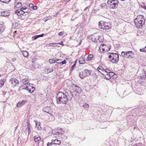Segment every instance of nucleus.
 <instances>
[{"label":"nucleus","instance_id":"423d86ee","mask_svg":"<svg viewBox=\"0 0 146 146\" xmlns=\"http://www.w3.org/2000/svg\"><path fill=\"white\" fill-rule=\"evenodd\" d=\"M111 46L110 44H102L100 47L99 50L101 52L105 53L109 51L111 49Z\"/></svg>","mask_w":146,"mask_h":146},{"label":"nucleus","instance_id":"ea45409f","mask_svg":"<svg viewBox=\"0 0 146 146\" xmlns=\"http://www.w3.org/2000/svg\"><path fill=\"white\" fill-rule=\"evenodd\" d=\"M38 36L37 35L35 36L32 37V39L33 40H35L38 38Z\"/></svg>","mask_w":146,"mask_h":146},{"label":"nucleus","instance_id":"b1692460","mask_svg":"<svg viewBox=\"0 0 146 146\" xmlns=\"http://www.w3.org/2000/svg\"><path fill=\"white\" fill-rule=\"evenodd\" d=\"M36 123V126L35 127L37 128L38 130H41V127L40 125V123L38 122L37 121H35Z\"/></svg>","mask_w":146,"mask_h":146},{"label":"nucleus","instance_id":"a878e982","mask_svg":"<svg viewBox=\"0 0 146 146\" xmlns=\"http://www.w3.org/2000/svg\"><path fill=\"white\" fill-rule=\"evenodd\" d=\"M141 79H146V72H144L143 74L141 76Z\"/></svg>","mask_w":146,"mask_h":146},{"label":"nucleus","instance_id":"f257e3e1","mask_svg":"<svg viewBox=\"0 0 146 146\" xmlns=\"http://www.w3.org/2000/svg\"><path fill=\"white\" fill-rule=\"evenodd\" d=\"M134 21L136 27L137 28H140L142 27L143 25H144L145 19L143 16L138 15L134 20Z\"/></svg>","mask_w":146,"mask_h":146},{"label":"nucleus","instance_id":"aec40b11","mask_svg":"<svg viewBox=\"0 0 146 146\" xmlns=\"http://www.w3.org/2000/svg\"><path fill=\"white\" fill-rule=\"evenodd\" d=\"M22 6V4L21 3L18 2L15 4L14 8L15 9L19 8L21 7Z\"/></svg>","mask_w":146,"mask_h":146},{"label":"nucleus","instance_id":"a19ab883","mask_svg":"<svg viewBox=\"0 0 146 146\" xmlns=\"http://www.w3.org/2000/svg\"><path fill=\"white\" fill-rule=\"evenodd\" d=\"M57 44H60L61 45H62V46H64L63 42L62 41L58 43H57Z\"/></svg>","mask_w":146,"mask_h":146},{"label":"nucleus","instance_id":"2f4dec72","mask_svg":"<svg viewBox=\"0 0 146 146\" xmlns=\"http://www.w3.org/2000/svg\"><path fill=\"white\" fill-rule=\"evenodd\" d=\"M140 51L141 52H145V53H146V46H145L144 48H142V49H140Z\"/></svg>","mask_w":146,"mask_h":146},{"label":"nucleus","instance_id":"4c0bfd02","mask_svg":"<svg viewBox=\"0 0 146 146\" xmlns=\"http://www.w3.org/2000/svg\"><path fill=\"white\" fill-rule=\"evenodd\" d=\"M64 31L58 33V35L59 36L62 35L64 34Z\"/></svg>","mask_w":146,"mask_h":146},{"label":"nucleus","instance_id":"6e6552de","mask_svg":"<svg viewBox=\"0 0 146 146\" xmlns=\"http://www.w3.org/2000/svg\"><path fill=\"white\" fill-rule=\"evenodd\" d=\"M91 72V70L85 69L83 71L80 72L79 76L81 79H83L86 77L89 76Z\"/></svg>","mask_w":146,"mask_h":146},{"label":"nucleus","instance_id":"412c9836","mask_svg":"<svg viewBox=\"0 0 146 146\" xmlns=\"http://www.w3.org/2000/svg\"><path fill=\"white\" fill-rule=\"evenodd\" d=\"M41 139V138L39 135L35 136H34V141L36 143L40 141Z\"/></svg>","mask_w":146,"mask_h":146},{"label":"nucleus","instance_id":"c9c22d12","mask_svg":"<svg viewBox=\"0 0 146 146\" xmlns=\"http://www.w3.org/2000/svg\"><path fill=\"white\" fill-rule=\"evenodd\" d=\"M58 131H59V133H60L61 134L63 133L64 132L63 131L62 129L61 128L59 129Z\"/></svg>","mask_w":146,"mask_h":146},{"label":"nucleus","instance_id":"5701e85b","mask_svg":"<svg viewBox=\"0 0 146 146\" xmlns=\"http://www.w3.org/2000/svg\"><path fill=\"white\" fill-rule=\"evenodd\" d=\"M94 57V56L92 54H89L87 58L86 61H90L92 60V58Z\"/></svg>","mask_w":146,"mask_h":146},{"label":"nucleus","instance_id":"bb28decb","mask_svg":"<svg viewBox=\"0 0 146 146\" xmlns=\"http://www.w3.org/2000/svg\"><path fill=\"white\" fill-rule=\"evenodd\" d=\"M22 53L23 56L25 57H27L29 54L28 52L26 51H23L22 52Z\"/></svg>","mask_w":146,"mask_h":146},{"label":"nucleus","instance_id":"4be33fe9","mask_svg":"<svg viewBox=\"0 0 146 146\" xmlns=\"http://www.w3.org/2000/svg\"><path fill=\"white\" fill-rule=\"evenodd\" d=\"M10 14V12L7 11H4L1 13V15L3 16H9Z\"/></svg>","mask_w":146,"mask_h":146},{"label":"nucleus","instance_id":"393cba45","mask_svg":"<svg viewBox=\"0 0 146 146\" xmlns=\"http://www.w3.org/2000/svg\"><path fill=\"white\" fill-rule=\"evenodd\" d=\"M112 72H111V70H109L108 69H106V68H105V69L104 70L103 73L105 74H106V73H112Z\"/></svg>","mask_w":146,"mask_h":146},{"label":"nucleus","instance_id":"6e6d98bb","mask_svg":"<svg viewBox=\"0 0 146 146\" xmlns=\"http://www.w3.org/2000/svg\"><path fill=\"white\" fill-rule=\"evenodd\" d=\"M129 2H130V1H129V2H128V3H129Z\"/></svg>","mask_w":146,"mask_h":146},{"label":"nucleus","instance_id":"6ab92c4d","mask_svg":"<svg viewBox=\"0 0 146 146\" xmlns=\"http://www.w3.org/2000/svg\"><path fill=\"white\" fill-rule=\"evenodd\" d=\"M27 8L26 6H24L21 7L20 9V10L21 11L23 12L24 14L25 13H27L28 11H26V9Z\"/></svg>","mask_w":146,"mask_h":146},{"label":"nucleus","instance_id":"58836bf2","mask_svg":"<svg viewBox=\"0 0 146 146\" xmlns=\"http://www.w3.org/2000/svg\"><path fill=\"white\" fill-rule=\"evenodd\" d=\"M37 60V59L36 58H35L32 59V62L33 63H35L36 61Z\"/></svg>","mask_w":146,"mask_h":146},{"label":"nucleus","instance_id":"e433bc0d","mask_svg":"<svg viewBox=\"0 0 146 146\" xmlns=\"http://www.w3.org/2000/svg\"><path fill=\"white\" fill-rule=\"evenodd\" d=\"M75 66H76L75 64H74L73 65H72L71 66V67L70 68V70L71 71L72 70H73V69L75 67Z\"/></svg>","mask_w":146,"mask_h":146},{"label":"nucleus","instance_id":"864d4df0","mask_svg":"<svg viewBox=\"0 0 146 146\" xmlns=\"http://www.w3.org/2000/svg\"><path fill=\"white\" fill-rule=\"evenodd\" d=\"M133 146H139L138 145H134Z\"/></svg>","mask_w":146,"mask_h":146},{"label":"nucleus","instance_id":"f03ea898","mask_svg":"<svg viewBox=\"0 0 146 146\" xmlns=\"http://www.w3.org/2000/svg\"><path fill=\"white\" fill-rule=\"evenodd\" d=\"M56 97L60 102L64 104H66L68 100L66 94L62 92H59L57 95Z\"/></svg>","mask_w":146,"mask_h":146},{"label":"nucleus","instance_id":"0eeeda50","mask_svg":"<svg viewBox=\"0 0 146 146\" xmlns=\"http://www.w3.org/2000/svg\"><path fill=\"white\" fill-rule=\"evenodd\" d=\"M107 3L111 9H116L119 3L118 0H108Z\"/></svg>","mask_w":146,"mask_h":146},{"label":"nucleus","instance_id":"79ce46f5","mask_svg":"<svg viewBox=\"0 0 146 146\" xmlns=\"http://www.w3.org/2000/svg\"><path fill=\"white\" fill-rule=\"evenodd\" d=\"M3 30V26H0V30H1V31L2 32Z\"/></svg>","mask_w":146,"mask_h":146},{"label":"nucleus","instance_id":"cd10ccee","mask_svg":"<svg viewBox=\"0 0 146 146\" xmlns=\"http://www.w3.org/2000/svg\"><path fill=\"white\" fill-rule=\"evenodd\" d=\"M19 9L17 10L15 12V13L16 14H17V15H23V14H24V13H21L20 11H20H20H19Z\"/></svg>","mask_w":146,"mask_h":146},{"label":"nucleus","instance_id":"f3484780","mask_svg":"<svg viewBox=\"0 0 146 146\" xmlns=\"http://www.w3.org/2000/svg\"><path fill=\"white\" fill-rule=\"evenodd\" d=\"M111 74H114L112 72V73H106V74H103V76L107 80H109L111 78Z\"/></svg>","mask_w":146,"mask_h":146},{"label":"nucleus","instance_id":"473e14b6","mask_svg":"<svg viewBox=\"0 0 146 146\" xmlns=\"http://www.w3.org/2000/svg\"><path fill=\"white\" fill-rule=\"evenodd\" d=\"M10 1V0H3L1 2L3 3H8Z\"/></svg>","mask_w":146,"mask_h":146},{"label":"nucleus","instance_id":"de8ad7c7","mask_svg":"<svg viewBox=\"0 0 146 146\" xmlns=\"http://www.w3.org/2000/svg\"><path fill=\"white\" fill-rule=\"evenodd\" d=\"M33 7V9H37V7L36 6H34V7Z\"/></svg>","mask_w":146,"mask_h":146},{"label":"nucleus","instance_id":"1a4fd4ad","mask_svg":"<svg viewBox=\"0 0 146 146\" xmlns=\"http://www.w3.org/2000/svg\"><path fill=\"white\" fill-rule=\"evenodd\" d=\"M71 89V90H72L73 92L78 94L80 93L82 91L81 88L74 84H72Z\"/></svg>","mask_w":146,"mask_h":146},{"label":"nucleus","instance_id":"a18cd8bd","mask_svg":"<svg viewBox=\"0 0 146 146\" xmlns=\"http://www.w3.org/2000/svg\"><path fill=\"white\" fill-rule=\"evenodd\" d=\"M52 143V142L51 143L48 142L47 143V145L48 146L52 144H53Z\"/></svg>","mask_w":146,"mask_h":146},{"label":"nucleus","instance_id":"4468645a","mask_svg":"<svg viewBox=\"0 0 146 146\" xmlns=\"http://www.w3.org/2000/svg\"><path fill=\"white\" fill-rule=\"evenodd\" d=\"M27 101L23 100L21 101H19L17 104V107H21L25 104Z\"/></svg>","mask_w":146,"mask_h":146},{"label":"nucleus","instance_id":"3c124183","mask_svg":"<svg viewBox=\"0 0 146 146\" xmlns=\"http://www.w3.org/2000/svg\"><path fill=\"white\" fill-rule=\"evenodd\" d=\"M17 33V31H15L14 32V34H15V33Z\"/></svg>","mask_w":146,"mask_h":146},{"label":"nucleus","instance_id":"a211bd4d","mask_svg":"<svg viewBox=\"0 0 146 146\" xmlns=\"http://www.w3.org/2000/svg\"><path fill=\"white\" fill-rule=\"evenodd\" d=\"M22 82L25 84V85H26L27 84H29L28 83L29 82V80L27 78H25L23 79L22 80Z\"/></svg>","mask_w":146,"mask_h":146},{"label":"nucleus","instance_id":"8fccbe9b","mask_svg":"<svg viewBox=\"0 0 146 146\" xmlns=\"http://www.w3.org/2000/svg\"><path fill=\"white\" fill-rule=\"evenodd\" d=\"M44 112H46V113H48V112H47V111H44Z\"/></svg>","mask_w":146,"mask_h":146},{"label":"nucleus","instance_id":"603ef678","mask_svg":"<svg viewBox=\"0 0 146 146\" xmlns=\"http://www.w3.org/2000/svg\"><path fill=\"white\" fill-rule=\"evenodd\" d=\"M77 60H76L75 61V64H76V63L77 62Z\"/></svg>","mask_w":146,"mask_h":146},{"label":"nucleus","instance_id":"ddd939ff","mask_svg":"<svg viewBox=\"0 0 146 146\" xmlns=\"http://www.w3.org/2000/svg\"><path fill=\"white\" fill-rule=\"evenodd\" d=\"M106 67L103 65L99 66L97 69V70L102 74H103L104 70Z\"/></svg>","mask_w":146,"mask_h":146},{"label":"nucleus","instance_id":"2eb2a0df","mask_svg":"<svg viewBox=\"0 0 146 146\" xmlns=\"http://www.w3.org/2000/svg\"><path fill=\"white\" fill-rule=\"evenodd\" d=\"M79 62L80 64H84L85 63L84 56V55L81 56L79 59Z\"/></svg>","mask_w":146,"mask_h":146},{"label":"nucleus","instance_id":"c756f323","mask_svg":"<svg viewBox=\"0 0 146 146\" xmlns=\"http://www.w3.org/2000/svg\"><path fill=\"white\" fill-rule=\"evenodd\" d=\"M67 62L65 60H64L63 61L60 62H57V63L60 64V65H62L64 64H66Z\"/></svg>","mask_w":146,"mask_h":146},{"label":"nucleus","instance_id":"20e7f679","mask_svg":"<svg viewBox=\"0 0 146 146\" xmlns=\"http://www.w3.org/2000/svg\"><path fill=\"white\" fill-rule=\"evenodd\" d=\"M98 26L100 29L106 30L111 29L112 27L110 23L103 21H100L98 23Z\"/></svg>","mask_w":146,"mask_h":146},{"label":"nucleus","instance_id":"49530a36","mask_svg":"<svg viewBox=\"0 0 146 146\" xmlns=\"http://www.w3.org/2000/svg\"><path fill=\"white\" fill-rule=\"evenodd\" d=\"M61 60L60 59H57L56 60H55V63H57L58 62H57V61H60V60Z\"/></svg>","mask_w":146,"mask_h":146},{"label":"nucleus","instance_id":"09e8293b","mask_svg":"<svg viewBox=\"0 0 146 146\" xmlns=\"http://www.w3.org/2000/svg\"><path fill=\"white\" fill-rule=\"evenodd\" d=\"M56 43H50V44H51V46H54L53 44H56Z\"/></svg>","mask_w":146,"mask_h":146},{"label":"nucleus","instance_id":"f704fd0d","mask_svg":"<svg viewBox=\"0 0 146 146\" xmlns=\"http://www.w3.org/2000/svg\"><path fill=\"white\" fill-rule=\"evenodd\" d=\"M83 107L84 108H89V105L88 104H86V103L84 104L83 105Z\"/></svg>","mask_w":146,"mask_h":146},{"label":"nucleus","instance_id":"72a5a7b5","mask_svg":"<svg viewBox=\"0 0 146 146\" xmlns=\"http://www.w3.org/2000/svg\"><path fill=\"white\" fill-rule=\"evenodd\" d=\"M4 82L3 80H0V87H1L4 84Z\"/></svg>","mask_w":146,"mask_h":146},{"label":"nucleus","instance_id":"39448f33","mask_svg":"<svg viewBox=\"0 0 146 146\" xmlns=\"http://www.w3.org/2000/svg\"><path fill=\"white\" fill-rule=\"evenodd\" d=\"M107 55L111 62L113 63H116L118 61L119 55L117 53H108Z\"/></svg>","mask_w":146,"mask_h":146},{"label":"nucleus","instance_id":"37998d69","mask_svg":"<svg viewBox=\"0 0 146 146\" xmlns=\"http://www.w3.org/2000/svg\"><path fill=\"white\" fill-rule=\"evenodd\" d=\"M44 35V34H42L39 35H37V36H38V38L40 37H42L43 36V35Z\"/></svg>","mask_w":146,"mask_h":146},{"label":"nucleus","instance_id":"f8f14e48","mask_svg":"<svg viewBox=\"0 0 146 146\" xmlns=\"http://www.w3.org/2000/svg\"><path fill=\"white\" fill-rule=\"evenodd\" d=\"M24 88L25 89L29 91L30 93H32L35 90V88L30 85V84H27L26 85L23 86Z\"/></svg>","mask_w":146,"mask_h":146},{"label":"nucleus","instance_id":"7ed1b4c3","mask_svg":"<svg viewBox=\"0 0 146 146\" xmlns=\"http://www.w3.org/2000/svg\"><path fill=\"white\" fill-rule=\"evenodd\" d=\"M89 38L93 41L96 42L98 41L99 42H102L104 40L103 36L99 35L98 33H95L93 35H90Z\"/></svg>","mask_w":146,"mask_h":146},{"label":"nucleus","instance_id":"9d476101","mask_svg":"<svg viewBox=\"0 0 146 146\" xmlns=\"http://www.w3.org/2000/svg\"><path fill=\"white\" fill-rule=\"evenodd\" d=\"M121 55L127 58H132V56L134 55V54L132 51H128L126 52H122L121 53Z\"/></svg>","mask_w":146,"mask_h":146},{"label":"nucleus","instance_id":"c85d7f7f","mask_svg":"<svg viewBox=\"0 0 146 146\" xmlns=\"http://www.w3.org/2000/svg\"><path fill=\"white\" fill-rule=\"evenodd\" d=\"M53 71V69L52 68H47L46 70V72L47 73L51 72Z\"/></svg>","mask_w":146,"mask_h":146},{"label":"nucleus","instance_id":"7c9ffc66","mask_svg":"<svg viewBox=\"0 0 146 146\" xmlns=\"http://www.w3.org/2000/svg\"><path fill=\"white\" fill-rule=\"evenodd\" d=\"M55 61L54 59H51L49 60V62L51 64L55 63Z\"/></svg>","mask_w":146,"mask_h":146},{"label":"nucleus","instance_id":"9b49d317","mask_svg":"<svg viewBox=\"0 0 146 146\" xmlns=\"http://www.w3.org/2000/svg\"><path fill=\"white\" fill-rule=\"evenodd\" d=\"M10 83L13 87H15L17 85H19V82L17 79L15 77H13L10 79Z\"/></svg>","mask_w":146,"mask_h":146},{"label":"nucleus","instance_id":"5fc2aeb1","mask_svg":"<svg viewBox=\"0 0 146 146\" xmlns=\"http://www.w3.org/2000/svg\"><path fill=\"white\" fill-rule=\"evenodd\" d=\"M1 47H0V49H1Z\"/></svg>","mask_w":146,"mask_h":146},{"label":"nucleus","instance_id":"dca6fc26","mask_svg":"<svg viewBox=\"0 0 146 146\" xmlns=\"http://www.w3.org/2000/svg\"><path fill=\"white\" fill-rule=\"evenodd\" d=\"M52 143L54 144L60 145L61 143V141L56 139H52Z\"/></svg>","mask_w":146,"mask_h":146},{"label":"nucleus","instance_id":"c03bdc74","mask_svg":"<svg viewBox=\"0 0 146 146\" xmlns=\"http://www.w3.org/2000/svg\"><path fill=\"white\" fill-rule=\"evenodd\" d=\"M29 6L30 7L32 8L33 7V5L32 3H30L29 4Z\"/></svg>","mask_w":146,"mask_h":146}]
</instances>
